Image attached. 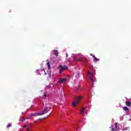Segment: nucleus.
Returning <instances> with one entry per match:
<instances>
[{
    "label": "nucleus",
    "mask_w": 131,
    "mask_h": 131,
    "mask_svg": "<svg viewBox=\"0 0 131 131\" xmlns=\"http://www.w3.org/2000/svg\"><path fill=\"white\" fill-rule=\"evenodd\" d=\"M81 99H82V96H78V97L76 98V100L77 101H79V100H81Z\"/></svg>",
    "instance_id": "10"
},
{
    "label": "nucleus",
    "mask_w": 131,
    "mask_h": 131,
    "mask_svg": "<svg viewBox=\"0 0 131 131\" xmlns=\"http://www.w3.org/2000/svg\"><path fill=\"white\" fill-rule=\"evenodd\" d=\"M42 71H43V72H46L45 71V70H42Z\"/></svg>",
    "instance_id": "24"
},
{
    "label": "nucleus",
    "mask_w": 131,
    "mask_h": 131,
    "mask_svg": "<svg viewBox=\"0 0 131 131\" xmlns=\"http://www.w3.org/2000/svg\"><path fill=\"white\" fill-rule=\"evenodd\" d=\"M30 118H30V117L27 118L28 119H30Z\"/></svg>",
    "instance_id": "25"
},
{
    "label": "nucleus",
    "mask_w": 131,
    "mask_h": 131,
    "mask_svg": "<svg viewBox=\"0 0 131 131\" xmlns=\"http://www.w3.org/2000/svg\"><path fill=\"white\" fill-rule=\"evenodd\" d=\"M79 88H80V86H79L78 88V90H79Z\"/></svg>",
    "instance_id": "23"
},
{
    "label": "nucleus",
    "mask_w": 131,
    "mask_h": 131,
    "mask_svg": "<svg viewBox=\"0 0 131 131\" xmlns=\"http://www.w3.org/2000/svg\"><path fill=\"white\" fill-rule=\"evenodd\" d=\"M126 106H128V107H130V105H131L130 101H126Z\"/></svg>",
    "instance_id": "11"
},
{
    "label": "nucleus",
    "mask_w": 131,
    "mask_h": 131,
    "mask_svg": "<svg viewBox=\"0 0 131 131\" xmlns=\"http://www.w3.org/2000/svg\"><path fill=\"white\" fill-rule=\"evenodd\" d=\"M79 76V72H77V76Z\"/></svg>",
    "instance_id": "22"
},
{
    "label": "nucleus",
    "mask_w": 131,
    "mask_h": 131,
    "mask_svg": "<svg viewBox=\"0 0 131 131\" xmlns=\"http://www.w3.org/2000/svg\"><path fill=\"white\" fill-rule=\"evenodd\" d=\"M51 104H43L44 106V109L41 112V113H34L32 114V116H40V115H43L44 114H46V113H49V110L51 108V106H50Z\"/></svg>",
    "instance_id": "1"
},
{
    "label": "nucleus",
    "mask_w": 131,
    "mask_h": 131,
    "mask_svg": "<svg viewBox=\"0 0 131 131\" xmlns=\"http://www.w3.org/2000/svg\"><path fill=\"white\" fill-rule=\"evenodd\" d=\"M30 128H31V127L29 126V127L27 128V131H29V130H30Z\"/></svg>",
    "instance_id": "20"
},
{
    "label": "nucleus",
    "mask_w": 131,
    "mask_h": 131,
    "mask_svg": "<svg viewBox=\"0 0 131 131\" xmlns=\"http://www.w3.org/2000/svg\"><path fill=\"white\" fill-rule=\"evenodd\" d=\"M78 103H79V101L78 100L74 101V102H73L72 105L74 106V107H75V106H76V105H77V104H78Z\"/></svg>",
    "instance_id": "8"
},
{
    "label": "nucleus",
    "mask_w": 131,
    "mask_h": 131,
    "mask_svg": "<svg viewBox=\"0 0 131 131\" xmlns=\"http://www.w3.org/2000/svg\"><path fill=\"white\" fill-rule=\"evenodd\" d=\"M29 126V125H25V126H24V127H28Z\"/></svg>",
    "instance_id": "21"
},
{
    "label": "nucleus",
    "mask_w": 131,
    "mask_h": 131,
    "mask_svg": "<svg viewBox=\"0 0 131 131\" xmlns=\"http://www.w3.org/2000/svg\"><path fill=\"white\" fill-rule=\"evenodd\" d=\"M65 78H61L59 80V82H64V81H65Z\"/></svg>",
    "instance_id": "14"
},
{
    "label": "nucleus",
    "mask_w": 131,
    "mask_h": 131,
    "mask_svg": "<svg viewBox=\"0 0 131 131\" xmlns=\"http://www.w3.org/2000/svg\"><path fill=\"white\" fill-rule=\"evenodd\" d=\"M12 127V123L8 124V125L7 126V128H9V127Z\"/></svg>",
    "instance_id": "16"
},
{
    "label": "nucleus",
    "mask_w": 131,
    "mask_h": 131,
    "mask_svg": "<svg viewBox=\"0 0 131 131\" xmlns=\"http://www.w3.org/2000/svg\"><path fill=\"white\" fill-rule=\"evenodd\" d=\"M116 129H117V123H116L115 124V127L112 128V130L114 131V130H116Z\"/></svg>",
    "instance_id": "9"
},
{
    "label": "nucleus",
    "mask_w": 131,
    "mask_h": 131,
    "mask_svg": "<svg viewBox=\"0 0 131 131\" xmlns=\"http://www.w3.org/2000/svg\"><path fill=\"white\" fill-rule=\"evenodd\" d=\"M91 56L92 57H93L94 60V61H95V62H97V61H99V59H98L97 57H96V56H95V55H94L93 54H91Z\"/></svg>",
    "instance_id": "6"
},
{
    "label": "nucleus",
    "mask_w": 131,
    "mask_h": 131,
    "mask_svg": "<svg viewBox=\"0 0 131 131\" xmlns=\"http://www.w3.org/2000/svg\"><path fill=\"white\" fill-rule=\"evenodd\" d=\"M62 68H63V69H67L68 68V67L66 66H63Z\"/></svg>",
    "instance_id": "18"
},
{
    "label": "nucleus",
    "mask_w": 131,
    "mask_h": 131,
    "mask_svg": "<svg viewBox=\"0 0 131 131\" xmlns=\"http://www.w3.org/2000/svg\"><path fill=\"white\" fill-rule=\"evenodd\" d=\"M49 115H51V113H50V114H49Z\"/></svg>",
    "instance_id": "26"
},
{
    "label": "nucleus",
    "mask_w": 131,
    "mask_h": 131,
    "mask_svg": "<svg viewBox=\"0 0 131 131\" xmlns=\"http://www.w3.org/2000/svg\"><path fill=\"white\" fill-rule=\"evenodd\" d=\"M74 60L75 61H80V62H82V63H85V60H84L83 58L77 59L76 58H74Z\"/></svg>",
    "instance_id": "3"
},
{
    "label": "nucleus",
    "mask_w": 131,
    "mask_h": 131,
    "mask_svg": "<svg viewBox=\"0 0 131 131\" xmlns=\"http://www.w3.org/2000/svg\"><path fill=\"white\" fill-rule=\"evenodd\" d=\"M20 120L23 122H24V121H25V118H24V117H20Z\"/></svg>",
    "instance_id": "15"
},
{
    "label": "nucleus",
    "mask_w": 131,
    "mask_h": 131,
    "mask_svg": "<svg viewBox=\"0 0 131 131\" xmlns=\"http://www.w3.org/2000/svg\"><path fill=\"white\" fill-rule=\"evenodd\" d=\"M123 109L124 111H127V110H128V107H127V106H125L123 107Z\"/></svg>",
    "instance_id": "17"
},
{
    "label": "nucleus",
    "mask_w": 131,
    "mask_h": 131,
    "mask_svg": "<svg viewBox=\"0 0 131 131\" xmlns=\"http://www.w3.org/2000/svg\"><path fill=\"white\" fill-rule=\"evenodd\" d=\"M78 103H79V101L78 100L74 101V102H73L72 105L74 106V107H75V106H76V105H77V104H78Z\"/></svg>",
    "instance_id": "7"
},
{
    "label": "nucleus",
    "mask_w": 131,
    "mask_h": 131,
    "mask_svg": "<svg viewBox=\"0 0 131 131\" xmlns=\"http://www.w3.org/2000/svg\"><path fill=\"white\" fill-rule=\"evenodd\" d=\"M92 75H93V74H92V73H91V72L88 71V77H89V78H90V79L92 82V85H94V82H95L96 81V78L95 77H92Z\"/></svg>",
    "instance_id": "2"
},
{
    "label": "nucleus",
    "mask_w": 131,
    "mask_h": 131,
    "mask_svg": "<svg viewBox=\"0 0 131 131\" xmlns=\"http://www.w3.org/2000/svg\"><path fill=\"white\" fill-rule=\"evenodd\" d=\"M43 96L45 97L44 99H46L47 98V93H44Z\"/></svg>",
    "instance_id": "19"
},
{
    "label": "nucleus",
    "mask_w": 131,
    "mask_h": 131,
    "mask_svg": "<svg viewBox=\"0 0 131 131\" xmlns=\"http://www.w3.org/2000/svg\"><path fill=\"white\" fill-rule=\"evenodd\" d=\"M58 69L59 70V73L60 74H61L62 71H63V70H64L63 67H62L61 65H59V66L58 67Z\"/></svg>",
    "instance_id": "4"
},
{
    "label": "nucleus",
    "mask_w": 131,
    "mask_h": 131,
    "mask_svg": "<svg viewBox=\"0 0 131 131\" xmlns=\"http://www.w3.org/2000/svg\"><path fill=\"white\" fill-rule=\"evenodd\" d=\"M80 112L81 114H83V113H84V108H82L81 110H80Z\"/></svg>",
    "instance_id": "12"
},
{
    "label": "nucleus",
    "mask_w": 131,
    "mask_h": 131,
    "mask_svg": "<svg viewBox=\"0 0 131 131\" xmlns=\"http://www.w3.org/2000/svg\"><path fill=\"white\" fill-rule=\"evenodd\" d=\"M53 52L55 56H56V57H58V56H59V52H58V50H53Z\"/></svg>",
    "instance_id": "5"
},
{
    "label": "nucleus",
    "mask_w": 131,
    "mask_h": 131,
    "mask_svg": "<svg viewBox=\"0 0 131 131\" xmlns=\"http://www.w3.org/2000/svg\"><path fill=\"white\" fill-rule=\"evenodd\" d=\"M47 64L48 67V69H51V63H50V62H48Z\"/></svg>",
    "instance_id": "13"
}]
</instances>
